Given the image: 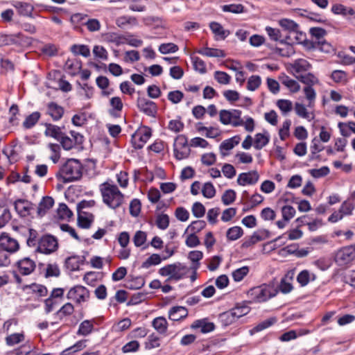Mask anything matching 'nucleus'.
<instances>
[{"mask_svg": "<svg viewBox=\"0 0 355 355\" xmlns=\"http://www.w3.org/2000/svg\"><path fill=\"white\" fill-rule=\"evenodd\" d=\"M83 175V166L76 159H69L63 164L55 176L64 183L72 182L81 178Z\"/></svg>", "mask_w": 355, "mask_h": 355, "instance_id": "obj_1", "label": "nucleus"}, {"mask_svg": "<svg viewBox=\"0 0 355 355\" xmlns=\"http://www.w3.org/2000/svg\"><path fill=\"white\" fill-rule=\"evenodd\" d=\"M103 202L110 208L116 209L123 203L124 195L115 184L103 182L100 185Z\"/></svg>", "mask_w": 355, "mask_h": 355, "instance_id": "obj_2", "label": "nucleus"}, {"mask_svg": "<svg viewBox=\"0 0 355 355\" xmlns=\"http://www.w3.org/2000/svg\"><path fill=\"white\" fill-rule=\"evenodd\" d=\"M279 290L273 284H262L248 291V295L255 302H264L276 296Z\"/></svg>", "mask_w": 355, "mask_h": 355, "instance_id": "obj_3", "label": "nucleus"}, {"mask_svg": "<svg viewBox=\"0 0 355 355\" xmlns=\"http://www.w3.org/2000/svg\"><path fill=\"white\" fill-rule=\"evenodd\" d=\"M189 271V268L180 262L166 265L159 270V274L162 276H169L166 282L171 280L179 281L183 279Z\"/></svg>", "mask_w": 355, "mask_h": 355, "instance_id": "obj_4", "label": "nucleus"}, {"mask_svg": "<svg viewBox=\"0 0 355 355\" xmlns=\"http://www.w3.org/2000/svg\"><path fill=\"white\" fill-rule=\"evenodd\" d=\"M174 156L178 160L187 158L191 153L187 137L184 135L176 137L173 144Z\"/></svg>", "mask_w": 355, "mask_h": 355, "instance_id": "obj_5", "label": "nucleus"}, {"mask_svg": "<svg viewBox=\"0 0 355 355\" xmlns=\"http://www.w3.org/2000/svg\"><path fill=\"white\" fill-rule=\"evenodd\" d=\"M355 259V245L340 248L336 254L335 261L340 266H345Z\"/></svg>", "mask_w": 355, "mask_h": 355, "instance_id": "obj_6", "label": "nucleus"}, {"mask_svg": "<svg viewBox=\"0 0 355 355\" xmlns=\"http://www.w3.org/2000/svg\"><path fill=\"white\" fill-rule=\"evenodd\" d=\"M58 242L56 237L51 234H45L38 240L37 250L49 254L57 250Z\"/></svg>", "mask_w": 355, "mask_h": 355, "instance_id": "obj_7", "label": "nucleus"}, {"mask_svg": "<svg viewBox=\"0 0 355 355\" xmlns=\"http://www.w3.org/2000/svg\"><path fill=\"white\" fill-rule=\"evenodd\" d=\"M152 135V130L143 126L132 135L131 143L135 149H141Z\"/></svg>", "mask_w": 355, "mask_h": 355, "instance_id": "obj_8", "label": "nucleus"}, {"mask_svg": "<svg viewBox=\"0 0 355 355\" xmlns=\"http://www.w3.org/2000/svg\"><path fill=\"white\" fill-rule=\"evenodd\" d=\"M89 295V291L87 288L83 286L77 285L69 291L67 297L69 300H75L77 303L80 304L87 301Z\"/></svg>", "mask_w": 355, "mask_h": 355, "instance_id": "obj_9", "label": "nucleus"}, {"mask_svg": "<svg viewBox=\"0 0 355 355\" xmlns=\"http://www.w3.org/2000/svg\"><path fill=\"white\" fill-rule=\"evenodd\" d=\"M19 249L18 241L12 238L9 234L3 232L0 235V250L6 251L8 253H15Z\"/></svg>", "mask_w": 355, "mask_h": 355, "instance_id": "obj_10", "label": "nucleus"}, {"mask_svg": "<svg viewBox=\"0 0 355 355\" xmlns=\"http://www.w3.org/2000/svg\"><path fill=\"white\" fill-rule=\"evenodd\" d=\"M137 107L140 112L149 116L154 117L157 112V106L156 103L144 97L137 98Z\"/></svg>", "mask_w": 355, "mask_h": 355, "instance_id": "obj_11", "label": "nucleus"}, {"mask_svg": "<svg viewBox=\"0 0 355 355\" xmlns=\"http://www.w3.org/2000/svg\"><path fill=\"white\" fill-rule=\"evenodd\" d=\"M15 209L21 217H26L31 215V211L33 209V204L26 200L17 199L14 202Z\"/></svg>", "mask_w": 355, "mask_h": 355, "instance_id": "obj_12", "label": "nucleus"}, {"mask_svg": "<svg viewBox=\"0 0 355 355\" xmlns=\"http://www.w3.org/2000/svg\"><path fill=\"white\" fill-rule=\"evenodd\" d=\"M259 179V175L257 171H251L247 173H241L237 178V183L241 186L247 184H255Z\"/></svg>", "mask_w": 355, "mask_h": 355, "instance_id": "obj_13", "label": "nucleus"}, {"mask_svg": "<svg viewBox=\"0 0 355 355\" xmlns=\"http://www.w3.org/2000/svg\"><path fill=\"white\" fill-rule=\"evenodd\" d=\"M19 273L22 275H29L35 269L36 265L34 261L28 257L19 260L16 263Z\"/></svg>", "mask_w": 355, "mask_h": 355, "instance_id": "obj_14", "label": "nucleus"}, {"mask_svg": "<svg viewBox=\"0 0 355 355\" xmlns=\"http://www.w3.org/2000/svg\"><path fill=\"white\" fill-rule=\"evenodd\" d=\"M64 113V107L55 102H50L46 105V114L49 115L54 121L61 119Z\"/></svg>", "mask_w": 355, "mask_h": 355, "instance_id": "obj_15", "label": "nucleus"}, {"mask_svg": "<svg viewBox=\"0 0 355 355\" xmlns=\"http://www.w3.org/2000/svg\"><path fill=\"white\" fill-rule=\"evenodd\" d=\"M269 231L267 230H259L255 232L248 239H246L242 243V248H248L259 241H263L268 237Z\"/></svg>", "mask_w": 355, "mask_h": 355, "instance_id": "obj_16", "label": "nucleus"}, {"mask_svg": "<svg viewBox=\"0 0 355 355\" xmlns=\"http://www.w3.org/2000/svg\"><path fill=\"white\" fill-rule=\"evenodd\" d=\"M110 109L108 110L109 114L114 118L121 116L123 104L120 97L114 96L110 100Z\"/></svg>", "mask_w": 355, "mask_h": 355, "instance_id": "obj_17", "label": "nucleus"}, {"mask_svg": "<svg viewBox=\"0 0 355 355\" xmlns=\"http://www.w3.org/2000/svg\"><path fill=\"white\" fill-rule=\"evenodd\" d=\"M54 205V200L51 196H44L40 202L37 207V216L43 217L46 212L53 207Z\"/></svg>", "mask_w": 355, "mask_h": 355, "instance_id": "obj_18", "label": "nucleus"}, {"mask_svg": "<svg viewBox=\"0 0 355 355\" xmlns=\"http://www.w3.org/2000/svg\"><path fill=\"white\" fill-rule=\"evenodd\" d=\"M209 28L212 33L215 35L216 40H225L230 34L228 30H225L220 24L212 21L209 24Z\"/></svg>", "mask_w": 355, "mask_h": 355, "instance_id": "obj_19", "label": "nucleus"}, {"mask_svg": "<svg viewBox=\"0 0 355 355\" xmlns=\"http://www.w3.org/2000/svg\"><path fill=\"white\" fill-rule=\"evenodd\" d=\"M192 329L200 328V331L203 334L209 333L214 330L215 325L213 322H208L207 319L196 320L191 324Z\"/></svg>", "mask_w": 355, "mask_h": 355, "instance_id": "obj_20", "label": "nucleus"}, {"mask_svg": "<svg viewBox=\"0 0 355 355\" xmlns=\"http://www.w3.org/2000/svg\"><path fill=\"white\" fill-rule=\"evenodd\" d=\"M187 310L183 306H173L168 313L169 319L173 321H179L187 316Z\"/></svg>", "mask_w": 355, "mask_h": 355, "instance_id": "obj_21", "label": "nucleus"}, {"mask_svg": "<svg viewBox=\"0 0 355 355\" xmlns=\"http://www.w3.org/2000/svg\"><path fill=\"white\" fill-rule=\"evenodd\" d=\"M22 289L23 291L31 289L32 293L36 294L37 297H44L48 294V290L45 286L36 283L24 285Z\"/></svg>", "mask_w": 355, "mask_h": 355, "instance_id": "obj_22", "label": "nucleus"}, {"mask_svg": "<svg viewBox=\"0 0 355 355\" xmlns=\"http://www.w3.org/2000/svg\"><path fill=\"white\" fill-rule=\"evenodd\" d=\"M197 53L202 55L213 58H225L226 54L223 50L205 47L197 51Z\"/></svg>", "mask_w": 355, "mask_h": 355, "instance_id": "obj_23", "label": "nucleus"}, {"mask_svg": "<svg viewBox=\"0 0 355 355\" xmlns=\"http://www.w3.org/2000/svg\"><path fill=\"white\" fill-rule=\"evenodd\" d=\"M280 43L283 44L284 46L276 47L275 50L276 53H278L282 57H290L295 53V51L292 44L284 42V40H280Z\"/></svg>", "mask_w": 355, "mask_h": 355, "instance_id": "obj_24", "label": "nucleus"}, {"mask_svg": "<svg viewBox=\"0 0 355 355\" xmlns=\"http://www.w3.org/2000/svg\"><path fill=\"white\" fill-rule=\"evenodd\" d=\"M45 135L53 137L58 141L62 137L63 132L61 131V128L51 123H46Z\"/></svg>", "mask_w": 355, "mask_h": 355, "instance_id": "obj_25", "label": "nucleus"}, {"mask_svg": "<svg viewBox=\"0 0 355 355\" xmlns=\"http://www.w3.org/2000/svg\"><path fill=\"white\" fill-rule=\"evenodd\" d=\"M218 320L223 327H227L236 322L237 320L236 319L232 310L230 309L220 313L218 316Z\"/></svg>", "mask_w": 355, "mask_h": 355, "instance_id": "obj_26", "label": "nucleus"}, {"mask_svg": "<svg viewBox=\"0 0 355 355\" xmlns=\"http://www.w3.org/2000/svg\"><path fill=\"white\" fill-rule=\"evenodd\" d=\"M93 329L94 320H85L80 324L77 334L87 336L93 331Z\"/></svg>", "mask_w": 355, "mask_h": 355, "instance_id": "obj_27", "label": "nucleus"}, {"mask_svg": "<svg viewBox=\"0 0 355 355\" xmlns=\"http://www.w3.org/2000/svg\"><path fill=\"white\" fill-rule=\"evenodd\" d=\"M269 141L270 137L268 134L257 133L254 137V147L257 150H261L269 143Z\"/></svg>", "mask_w": 355, "mask_h": 355, "instance_id": "obj_28", "label": "nucleus"}, {"mask_svg": "<svg viewBox=\"0 0 355 355\" xmlns=\"http://www.w3.org/2000/svg\"><path fill=\"white\" fill-rule=\"evenodd\" d=\"M87 215H84L81 212H78V225L83 229H88L91 227L92 223L94 216L90 214L89 216H87Z\"/></svg>", "mask_w": 355, "mask_h": 355, "instance_id": "obj_29", "label": "nucleus"}, {"mask_svg": "<svg viewBox=\"0 0 355 355\" xmlns=\"http://www.w3.org/2000/svg\"><path fill=\"white\" fill-rule=\"evenodd\" d=\"M295 78L307 86H313L318 83V79L311 73L296 75Z\"/></svg>", "mask_w": 355, "mask_h": 355, "instance_id": "obj_30", "label": "nucleus"}, {"mask_svg": "<svg viewBox=\"0 0 355 355\" xmlns=\"http://www.w3.org/2000/svg\"><path fill=\"white\" fill-rule=\"evenodd\" d=\"M152 325L161 334H165L167 331L168 322L164 317L155 318L152 322Z\"/></svg>", "mask_w": 355, "mask_h": 355, "instance_id": "obj_31", "label": "nucleus"}, {"mask_svg": "<svg viewBox=\"0 0 355 355\" xmlns=\"http://www.w3.org/2000/svg\"><path fill=\"white\" fill-rule=\"evenodd\" d=\"M144 284L145 279L142 277H137L128 280L125 287L130 290H137L142 288Z\"/></svg>", "mask_w": 355, "mask_h": 355, "instance_id": "obj_32", "label": "nucleus"}, {"mask_svg": "<svg viewBox=\"0 0 355 355\" xmlns=\"http://www.w3.org/2000/svg\"><path fill=\"white\" fill-rule=\"evenodd\" d=\"M87 17V15L82 13L73 14L71 16L70 21L73 25V29L77 31H81L82 28L79 24H81L83 25V23L85 22V20Z\"/></svg>", "mask_w": 355, "mask_h": 355, "instance_id": "obj_33", "label": "nucleus"}, {"mask_svg": "<svg viewBox=\"0 0 355 355\" xmlns=\"http://www.w3.org/2000/svg\"><path fill=\"white\" fill-rule=\"evenodd\" d=\"M41 114L39 112H34L29 114L23 122V127L26 129L33 128L40 119Z\"/></svg>", "mask_w": 355, "mask_h": 355, "instance_id": "obj_34", "label": "nucleus"}, {"mask_svg": "<svg viewBox=\"0 0 355 355\" xmlns=\"http://www.w3.org/2000/svg\"><path fill=\"white\" fill-rule=\"evenodd\" d=\"M282 83L285 85L292 93H296L300 91V85L299 83L289 76H285L282 79Z\"/></svg>", "mask_w": 355, "mask_h": 355, "instance_id": "obj_35", "label": "nucleus"}, {"mask_svg": "<svg viewBox=\"0 0 355 355\" xmlns=\"http://www.w3.org/2000/svg\"><path fill=\"white\" fill-rule=\"evenodd\" d=\"M70 50L74 55H81L85 58L90 55V50L87 45L73 44L71 46Z\"/></svg>", "mask_w": 355, "mask_h": 355, "instance_id": "obj_36", "label": "nucleus"}, {"mask_svg": "<svg viewBox=\"0 0 355 355\" xmlns=\"http://www.w3.org/2000/svg\"><path fill=\"white\" fill-rule=\"evenodd\" d=\"M243 234V229L241 227L234 226L227 230L226 236L230 241H235L241 237Z\"/></svg>", "mask_w": 355, "mask_h": 355, "instance_id": "obj_37", "label": "nucleus"}, {"mask_svg": "<svg viewBox=\"0 0 355 355\" xmlns=\"http://www.w3.org/2000/svg\"><path fill=\"white\" fill-rule=\"evenodd\" d=\"M15 7L18 9V12L23 16L31 17L33 11V6L28 3L17 2Z\"/></svg>", "mask_w": 355, "mask_h": 355, "instance_id": "obj_38", "label": "nucleus"}, {"mask_svg": "<svg viewBox=\"0 0 355 355\" xmlns=\"http://www.w3.org/2000/svg\"><path fill=\"white\" fill-rule=\"evenodd\" d=\"M295 111L299 116L306 119L309 121H311L314 118L313 114H312V116L311 117V114L307 111L305 105L302 103H296L295 104Z\"/></svg>", "mask_w": 355, "mask_h": 355, "instance_id": "obj_39", "label": "nucleus"}, {"mask_svg": "<svg viewBox=\"0 0 355 355\" xmlns=\"http://www.w3.org/2000/svg\"><path fill=\"white\" fill-rule=\"evenodd\" d=\"M74 311V307L72 304L67 302L64 304L55 313V315L58 316L60 319L63 317L71 315Z\"/></svg>", "mask_w": 355, "mask_h": 355, "instance_id": "obj_40", "label": "nucleus"}, {"mask_svg": "<svg viewBox=\"0 0 355 355\" xmlns=\"http://www.w3.org/2000/svg\"><path fill=\"white\" fill-rule=\"evenodd\" d=\"M296 11L299 12V15L302 17H306L311 21L317 22H324V20L320 18V15L312 12H309L307 10H302L300 8L296 9Z\"/></svg>", "mask_w": 355, "mask_h": 355, "instance_id": "obj_41", "label": "nucleus"}, {"mask_svg": "<svg viewBox=\"0 0 355 355\" xmlns=\"http://www.w3.org/2000/svg\"><path fill=\"white\" fill-rule=\"evenodd\" d=\"M279 24L284 30L290 32H295L299 28V25L294 21L288 19H282L279 20Z\"/></svg>", "mask_w": 355, "mask_h": 355, "instance_id": "obj_42", "label": "nucleus"}, {"mask_svg": "<svg viewBox=\"0 0 355 355\" xmlns=\"http://www.w3.org/2000/svg\"><path fill=\"white\" fill-rule=\"evenodd\" d=\"M24 333L12 334L6 338V343L9 346H12L24 341Z\"/></svg>", "mask_w": 355, "mask_h": 355, "instance_id": "obj_43", "label": "nucleus"}, {"mask_svg": "<svg viewBox=\"0 0 355 355\" xmlns=\"http://www.w3.org/2000/svg\"><path fill=\"white\" fill-rule=\"evenodd\" d=\"M65 265L71 271L78 270L80 265L79 257L73 256L68 257L65 261Z\"/></svg>", "mask_w": 355, "mask_h": 355, "instance_id": "obj_44", "label": "nucleus"}, {"mask_svg": "<svg viewBox=\"0 0 355 355\" xmlns=\"http://www.w3.org/2000/svg\"><path fill=\"white\" fill-rule=\"evenodd\" d=\"M311 65L309 62L303 59L296 60L293 64V69L297 73L302 71H307L311 69Z\"/></svg>", "mask_w": 355, "mask_h": 355, "instance_id": "obj_45", "label": "nucleus"}, {"mask_svg": "<svg viewBox=\"0 0 355 355\" xmlns=\"http://www.w3.org/2000/svg\"><path fill=\"white\" fill-rule=\"evenodd\" d=\"M191 62L196 71H199L201 74L207 72L205 62L202 59L197 56H193L191 57Z\"/></svg>", "mask_w": 355, "mask_h": 355, "instance_id": "obj_46", "label": "nucleus"}, {"mask_svg": "<svg viewBox=\"0 0 355 355\" xmlns=\"http://www.w3.org/2000/svg\"><path fill=\"white\" fill-rule=\"evenodd\" d=\"M179 50V47L174 43H164L159 45V51L162 54L175 53Z\"/></svg>", "mask_w": 355, "mask_h": 355, "instance_id": "obj_47", "label": "nucleus"}, {"mask_svg": "<svg viewBox=\"0 0 355 355\" xmlns=\"http://www.w3.org/2000/svg\"><path fill=\"white\" fill-rule=\"evenodd\" d=\"M239 143V137H233L230 139H227L224 140L220 145V148L221 150H230L232 149L236 145Z\"/></svg>", "mask_w": 355, "mask_h": 355, "instance_id": "obj_48", "label": "nucleus"}, {"mask_svg": "<svg viewBox=\"0 0 355 355\" xmlns=\"http://www.w3.org/2000/svg\"><path fill=\"white\" fill-rule=\"evenodd\" d=\"M162 259L158 254H153L142 263L141 267L148 268L151 266H156L161 263Z\"/></svg>", "mask_w": 355, "mask_h": 355, "instance_id": "obj_49", "label": "nucleus"}, {"mask_svg": "<svg viewBox=\"0 0 355 355\" xmlns=\"http://www.w3.org/2000/svg\"><path fill=\"white\" fill-rule=\"evenodd\" d=\"M159 338L155 334H150L145 343V348L146 349H151L153 348L159 347L160 346Z\"/></svg>", "mask_w": 355, "mask_h": 355, "instance_id": "obj_50", "label": "nucleus"}, {"mask_svg": "<svg viewBox=\"0 0 355 355\" xmlns=\"http://www.w3.org/2000/svg\"><path fill=\"white\" fill-rule=\"evenodd\" d=\"M58 214L61 219L70 218L73 212L69 209L65 203H60L58 209Z\"/></svg>", "mask_w": 355, "mask_h": 355, "instance_id": "obj_51", "label": "nucleus"}, {"mask_svg": "<svg viewBox=\"0 0 355 355\" xmlns=\"http://www.w3.org/2000/svg\"><path fill=\"white\" fill-rule=\"evenodd\" d=\"M276 322V319L274 318H268L260 323H259L257 326H255L252 330L251 332H259L263 329H266L270 326H272L273 324H275Z\"/></svg>", "mask_w": 355, "mask_h": 355, "instance_id": "obj_52", "label": "nucleus"}, {"mask_svg": "<svg viewBox=\"0 0 355 355\" xmlns=\"http://www.w3.org/2000/svg\"><path fill=\"white\" fill-rule=\"evenodd\" d=\"M261 83V80L259 76H251L248 80L247 89L250 91H254L259 88Z\"/></svg>", "mask_w": 355, "mask_h": 355, "instance_id": "obj_53", "label": "nucleus"}, {"mask_svg": "<svg viewBox=\"0 0 355 355\" xmlns=\"http://www.w3.org/2000/svg\"><path fill=\"white\" fill-rule=\"evenodd\" d=\"M141 203L137 198H135L130 203V214L134 217L139 216L141 211Z\"/></svg>", "mask_w": 355, "mask_h": 355, "instance_id": "obj_54", "label": "nucleus"}, {"mask_svg": "<svg viewBox=\"0 0 355 355\" xmlns=\"http://www.w3.org/2000/svg\"><path fill=\"white\" fill-rule=\"evenodd\" d=\"M232 125L234 127L241 126L244 124V121L241 118V111L239 110H232Z\"/></svg>", "mask_w": 355, "mask_h": 355, "instance_id": "obj_55", "label": "nucleus"}, {"mask_svg": "<svg viewBox=\"0 0 355 355\" xmlns=\"http://www.w3.org/2000/svg\"><path fill=\"white\" fill-rule=\"evenodd\" d=\"M83 25L86 26L87 30L90 32L98 31L101 26L100 21L97 19H88L83 23Z\"/></svg>", "mask_w": 355, "mask_h": 355, "instance_id": "obj_56", "label": "nucleus"}, {"mask_svg": "<svg viewBox=\"0 0 355 355\" xmlns=\"http://www.w3.org/2000/svg\"><path fill=\"white\" fill-rule=\"evenodd\" d=\"M202 193L207 198H211L216 194V189L211 182H206L202 189Z\"/></svg>", "mask_w": 355, "mask_h": 355, "instance_id": "obj_57", "label": "nucleus"}, {"mask_svg": "<svg viewBox=\"0 0 355 355\" xmlns=\"http://www.w3.org/2000/svg\"><path fill=\"white\" fill-rule=\"evenodd\" d=\"M236 199V192L232 189H228L225 191L222 196V202L225 205H229L233 203Z\"/></svg>", "mask_w": 355, "mask_h": 355, "instance_id": "obj_58", "label": "nucleus"}, {"mask_svg": "<svg viewBox=\"0 0 355 355\" xmlns=\"http://www.w3.org/2000/svg\"><path fill=\"white\" fill-rule=\"evenodd\" d=\"M248 272L249 268L248 266H243L234 270L232 272V277L234 281L240 282L248 275Z\"/></svg>", "mask_w": 355, "mask_h": 355, "instance_id": "obj_59", "label": "nucleus"}, {"mask_svg": "<svg viewBox=\"0 0 355 355\" xmlns=\"http://www.w3.org/2000/svg\"><path fill=\"white\" fill-rule=\"evenodd\" d=\"M214 78L218 83L223 85H227L230 83L231 77L229 74L224 71H216L214 73Z\"/></svg>", "mask_w": 355, "mask_h": 355, "instance_id": "obj_60", "label": "nucleus"}, {"mask_svg": "<svg viewBox=\"0 0 355 355\" xmlns=\"http://www.w3.org/2000/svg\"><path fill=\"white\" fill-rule=\"evenodd\" d=\"M277 106L284 114L291 112L293 108L292 102L286 99L278 100L277 102Z\"/></svg>", "mask_w": 355, "mask_h": 355, "instance_id": "obj_61", "label": "nucleus"}, {"mask_svg": "<svg viewBox=\"0 0 355 355\" xmlns=\"http://www.w3.org/2000/svg\"><path fill=\"white\" fill-rule=\"evenodd\" d=\"M146 233L139 230L137 231L133 237V242L135 246L140 247L146 241Z\"/></svg>", "mask_w": 355, "mask_h": 355, "instance_id": "obj_62", "label": "nucleus"}, {"mask_svg": "<svg viewBox=\"0 0 355 355\" xmlns=\"http://www.w3.org/2000/svg\"><path fill=\"white\" fill-rule=\"evenodd\" d=\"M156 225L160 230H166L169 225V217L167 214H160L157 217Z\"/></svg>", "mask_w": 355, "mask_h": 355, "instance_id": "obj_63", "label": "nucleus"}, {"mask_svg": "<svg viewBox=\"0 0 355 355\" xmlns=\"http://www.w3.org/2000/svg\"><path fill=\"white\" fill-rule=\"evenodd\" d=\"M31 352V347L26 345H21L20 347L7 353V355H28Z\"/></svg>", "mask_w": 355, "mask_h": 355, "instance_id": "obj_64", "label": "nucleus"}]
</instances>
